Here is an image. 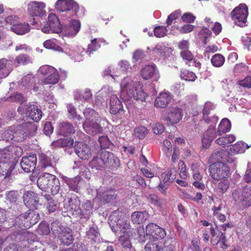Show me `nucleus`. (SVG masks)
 Here are the masks:
<instances>
[{"label": "nucleus", "instance_id": "18", "mask_svg": "<svg viewBox=\"0 0 251 251\" xmlns=\"http://www.w3.org/2000/svg\"><path fill=\"white\" fill-rule=\"evenodd\" d=\"M25 204L29 209H37L39 198L37 195L31 191H25L23 196Z\"/></svg>", "mask_w": 251, "mask_h": 251}, {"label": "nucleus", "instance_id": "60", "mask_svg": "<svg viewBox=\"0 0 251 251\" xmlns=\"http://www.w3.org/2000/svg\"><path fill=\"white\" fill-rule=\"evenodd\" d=\"M99 142L101 149H105L110 147L111 142L107 136H101L99 137Z\"/></svg>", "mask_w": 251, "mask_h": 251}, {"label": "nucleus", "instance_id": "20", "mask_svg": "<svg viewBox=\"0 0 251 251\" xmlns=\"http://www.w3.org/2000/svg\"><path fill=\"white\" fill-rule=\"evenodd\" d=\"M24 218L27 220V221H26V223H25V227H31L38 222L40 219V215L38 212L31 208L26 212L21 214L20 218Z\"/></svg>", "mask_w": 251, "mask_h": 251}, {"label": "nucleus", "instance_id": "45", "mask_svg": "<svg viewBox=\"0 0 251 251\" xmlns=\"http://www.w3.org/2000/svg\"><path fill=\"white\" fill-rule=\"evenodd\" d=\"M64 180L68 185L69 188L74 191L77 190L78 187H79V183L81 178L79 176L72 178H64Z\"/></svg>", "mask_w": 251, "mask_h": 251}, {"label": "nucleus", "instance_id": "27", "mask_svg": "<svg viewBox=\"0 0 251 251\" xmlns=\"http://www.w3.org/2000/svg\"><path fill=\"white\" fill-rule=\"evenodd\" d=\"M106 44V41L101 38H94L91 40L88 44L86 53L91 56L94 52L97 51L101 47L102 44Z\"/></svg>", "mask_w": 251, "mask_h": 251}, {"label": "nucleus", "instance_id": "36", "mask_svg": "<svg viewBox=\"0 0 251 251\" xmlns=\"http://www.w3.org/2000/svg\"><path fill=\"white\" fill-rule=\"evenodd\" d=\"M30 30V25L25 22L20 23L19 21L17 24L16 26L12 28V31L17 35H24Z\"/></svg>", "mask_w": 251, "mask_h": 251}, {"label": "nucleus", "instance_id": "40", "mask_svg": "<svg viewBox=\"0 0 251 251\" xmlns=\"http://www.w3.org/2000/svg\"><path fill=\"white\" fill-rule=\"evenodd\" d=\"M249 148L250 146L243 141H238L231 146L230 150L233 153L237 154L244 152Z\"/></svg>", "mask_w": 251, "mask_h": 251}, {"label": "nucleus", "instance_id": "17", "mask_svg": "<svg viewBox=\"0 0 251 251\" xmlns=\"http://www.w3.org/2000/svg\"><path fill=\"white\" fill-rule=\"evenodd\" d=\"M210 234L211 235V242L213 245H217L221 243V247L223 249H226L228 246L226 244V240L225 233L218 231L217 233L213 226L210 227Z\"/></svg>", "mask_w": 251, "mask_h": 251}, {"label": "nucleus", "instance_id": "44", "mask_svg": "<svg viewBox=\"0 0 251 251\" xmlns=\"http://www.w3.org/2000/svg\"><path fill=\"white\" fill-rule=\"evenodd\" d=\"M38 158L42 168H46L48 167H50L52 169H54L52 165L50 157L47 156L45 153L41 152L39 153Z\"/></svg>", "mask_w": 251, "mask_h": 251}, {"label": "nucleus", "instance_id": "32", "mask_svg": "<svg viewBox=\"0 0 251 251\" xmlns=\"http://www.w3.org/2000/svg\"><path fill=\"white\" fill-rule=\"evenodd\" d=\"M92 209L93 207L90 201H87L82 205V208H80L79 214L77 215V217L81 219H89L92 214Z\"/></svg>", "mask_w": 251, "mask_h": 251}, {"label": "nucleus", "instance_id": "10", "mask_svg": "<svg viewBox=\"0 0 251 251\" xmlns=\"http://www.w3.org/2000/svg\"><path fill=\"white\" fill-rule=\"evenodd\" d=\"M109 111L112 115H117L120 119L125 117L126 111L122 102L116 95H112L110 97Z\"/></svg>", "mask_w": 251, "mask_h": 251}, {"label": "nucleus", "instance_id": "37", "mask_svg": "<svg viewBox=\"0 0 251 251\" xmlns=\"http://www.w3.org/2000/svg\"><path fill=\"white\" fill-rule=\"evenodd\" d=\"M100 232L97 226L90 227L86 232V236L90 240L92 243L98 242L100 240Z\"/></svg>", "mask_w": 251, "mask_h": 251}, {"label": "nucleus", "instance_id": "16", "mask_svg": "<svg viewBox=\"0 0 251 251\" xmlns=\"http://www.w3.org/2000/svg\"><path fill=\"white\" fill-rule=\"evenodd\" d=\"M37 163V157L35 154H31L23 157L20 162L22 169L26 173L34 170Z\"/></svg>", "mask_w": 251, "mask_h": 251}, {"label": "nucleus", "instance_id": "46", "mask_svg": "<svg viewBox=\"0 0 251 251\" xmlns=\"http://www.w3.org/2000/svg\"><path fill=\"white\" fill-rule=\"evenodd\" d=\"M59 80V75L55 70L54 72H52L47 75V77L43 80V83L45 84H54Z\"/></svg>", "mask_w": 251, "mask_h": 251}, {"label": "nucleus", "instance_id": "54", "mask_svg": "<svg viewBox=\"0 0 251 251\" xmlns=\"http://www.w3.org/2000/svg\"><path fill=\"white\" fill-rule=\"evenodd\" d=\"M181 14V11L180 10H176L172 12L167 17L166 20V24L167 26L171 25L173 22L178 19Z\"/></svg>", "mask_w": 251, "mask_h": 251}, {"label": "nucleus", "instance_id": "28", "mask_svg": "<svg viewBox=\"0 0 251 251\" xmlns=\"http://www.w3.org/2000/svg\"><path fill=\"white\" fill-rule=\"evenodd\" d=\"M23 237L24 240L20 242V243H24L26 245L25 248V251H29L30 250L33 249V248L30 246L31 244L37 241V236L33 233L25 231L23 233Z\"/></svg>", "mask_w": 251, "mask_h": 251}, {"label": "nucleus", "instance_id": "21", "mask_svg": "<svg viewBox=\"0 0 251 251\" xmlns=\"http://www.w3.org/2000/svg\"><path fill=\"white\" fill-rule=\"evenodd\" d=\"M172 97L169 92H161L156 98L154 106L157 108L167 107L170 103Z\"/></svg>", "mask_w": 251, "mask_h": 251}, {"label": "nucleus", "instance_id": "64", "mask_svg": "<svg viewBox=\"0 0 251 251\" xmlns=\"http://www.w3.org/2000/svg\"><path fill=\"white\" fill-rule=\"evenodd\" d=\"M196 18V17L190 12L184 13L181 17V19L183 22L189 24L194 23Z\"/></svg>", "mask_w": 251, "mask_h": 251}, {"label": "nucleus", "instance_id": "24", "mask_svg": "<svg viewBox=\"0 0 251 251\" xmlns=\"http://www.w3.org/2000/svg\"><path fill=\"white\" fill-rule=\"evenodd\" d=\"M13 61L6 58L0 59V80L7 77L13 70Z\"/></svg>", "mask_w": 251, "mask_h": 251}, {"label": "nucleus", "instance_id": "3", "mask_svg": "<svg viewBox=\"0 0 251 251\" xmlns=\"http://www.w3.org/2000/svg\"><path fill=\"white\" fill-rule=\"evenodd\" d=\"M58 222H53L51 223V230L60 243L65 246L71 245L74 240L72 230L69 228H62L58 226Z\"/></svg>", "mask_w": 251, "mask_h": 251}, {"label": "nucleus", "instance_id": "61", "mask_svg": "<svg viewBox=\"0 0 251 251\" xmlns=\"http://www.w3.org/2000/svg\"><path fill=\"white\" fill-rule=\"evenodd\" d=\"M180 55L186 64L194 60V55L189 50H181Z\"/></svg>", "mask_w": 251, "mask_h": 251}, {"label": "nucleus", "instance_id": "7", "mask_svg": "<svg viewBox=\"0 0 251 251\" xmlns=\"http://www.w3.org/2000/svg\"><path fill=\"white\" fill-rule=\"evenodd\" d=\"M183 110L177 106L166 109L161 113V119L168 125H175L181 120Z\"/></svg>", "mask_w": 251, "mask_h": 251}, {"label": "nucleus", "instance_id": "62", "mask_svg": "<svg viewBox=\"0 0 251 251\" xmlns=\"http://www.w3.org/2000/svg\"><path fill=\"white\" fill-rule=\"evenodd\" d=\"M14 127H8L3 133V138L7 141H12L14 140Z\"/></svg>", "mask_w": 251, "mask_h": 251}, {"label": "nucleus", "instance_id": "4", "mask_svg": "<svg viewBox=\"0 0 251 251\" xmlns=\"http://www.w3.org/2000/svg\"><path fill=\"white\" fill-rule=\"evenodd\" d=\"M232 197L236 204L243 208L250 207L251 205V186H246L242 191L240 189L234 190Z\"/></svg>", "mask_w": 251, "mask_h": 251}, {"label": "nucleus", "instance_id": "35", "mask_svg": "<svg viewBox=\"0 0 251 251\" xmlns=\"http://www.w3.org/2000/svg\"><path fill=\"white\" fill-rule=\"evenodd\" d=\"M80 23L76 20H72L69 25L66 27L65 32L68 35H75L79 31Z\"/></svg>", "mask_w": 251, "mask_h": 251}, {"label": "nucleus", "instance_id": "41", "mask_svg": "<svg viewBox=\"0 0 251 251\" xmlns=\"http://www.w3.org/2000/svg\"><path fill=\"white\" fill-rule=\"evenodd\" d=\"M15 63L17 66H25L32 63L31 59L29 55L26 54H20L16 56L15 60Z\"/></svg>", "mask_w": 251, "mask_h": 251}, {"label": "nucleus", "instance_id": "8", "mask_svg": "<svg viewBox=\"0 0 251 251\" xmlns=\"http://www.w3.org/2000/svg\"><path fill=\"white\" fill-rule=\"evenodd\" d=\"M248 8L244 3L240 4L230 13V17L234 23L239 26H243L247 22Z\"/></svg>", "mask_w": 251, "mask_h": 251}, {"label": "nucleus", "instance_id": "38", "mask_svg": "<svg viewBox=\"0 0 251 251\" xmlns=\"http://www.w3.org/2000/svg\"><path fill=\"white\" fill-rule=\"evenodd\" d=\"M231 128V122L226 118L222 119L217 129V133L221 135L225 133L228 132Z\"/></svg>", "mask_w": 251, "mask_h": 251}, {"label": "nucleus", "instance_id": "31", "mask_svg": "<svg viewBox=\"0 0 251 251\" xmlns=\"http://www.w3.org/2000/svg\"><path fill=\"white\" fill-rule=\"evenodd\" d=\"M26 129L24 125H18L14 127V141L15 142H22L26 137Z\"/></svg>", "mask_w": 251, "mask_h": 251}, {"label": "nucleus", "instance_id": "53", "mask_svg": "<svg viewBox=\"0 0 251 251\" xmlns=\"http://www.w3.org/2000/svg\"><path fill=\"white\" fill-rule=\"evenodd\" d=\"M19 18L16 15H10L6 17L5 19V25H9L12 31V28L16 26L19 22Z\"/></svg>", "mask_w": 251, "mask_h": 251}, {"label": "nucleus", "instance_id": "14", "mask_svg": "<svg viewBox=\"0 0 251 251\" xmlns=\"http://www.w3.org/2000/svg\"><path fill=\"white\" fill-rule=\"evenodd\" d=\"M46 4L43 2L31 1L27 5L28 14L32 16L43 17L46 16Z\"/></svg>", "mask_w": 251, "mask_h": 251}, {"label": "nucleus", "instance_id": "55", "mask_svg": "<svg viewBox=\"0 0 251 251\" xmlns=\"http://www.w3.org/2000/svg\"><path fill=\"white\" fill-rule=\"evenodd\" d=\"M154 36L157 38H162L167 34L168 29L164 26H156L153 30Z\"/></svg>", "mask_w": 251, "mask_h": 251}, {"label": "nucleus", "instance_id": "23", "mask_svg": "<svg viewBox=\"0 0 251 251\" xmlns=\"http://www.w3.org/2000/svg\"><path fill=\"white\" fill-rule=\"evenodd\" d=\"M65 205L68 211L77 217L79 211L80 210V201L77 197L76 195L73 196L68 199V204H66Z\"/></svg>", "mask_w": 251, "mask_h": 251}, {"label": "nucleus", "instance_id": "52", "mask_svg": "<svg viewBox=\"0 0 251 251\" xmlns=\"http://www.w3.org/2000/svg\"><path fill=\"white\" fill-rule=\"evenodd\" d=\"M119 243L125 250L129 249L131 247L129 237L127 235L120 236Z\"/></svg>", "mask_w": 251, "mask_h": 251}, {"label": "nucleus", "instance_id": "33", "mask_svg": "<svg viewBox=\"0 0 251 251\" xmlns=\"http://www.w3.org/2000/svg\"><path fill=\"white\" fill-rule=\"evenodd\" d=\"M58 131L60 135L65 136H67L75 132L73 126L68 122L60 123L58 126Z\"/></svg>", "mask_w": 251, "mask_h": 251}, {"label": "nucleus", "instance_id": "47", "mask_svg": "<svg viewBox=\"0 0 251 251\" xmlns=\"http://www.w3.org/2000/svg\"><path fill=\"white\" fill-rule=\"evenodd\" d=\"M180 77L182 79L189 81H194L197 78L194 73L186 69H182L181 71Z\"/></svg>", "mask_w": 251, "mask_h": 251}, {"label": "nucleus", "instance_id": "43", "mask_svg": "<svg viewBox=\"0 0 251 251\" xmlns=\"http://www.w3.org/2000/svg\"><path fill=\"white\" fill-rule=\"evenodd\" d=\"M236 137L232 134L226 135L218 138L215 141V143L220 146H226L235 141Z\"/></svg>", "mask_w": 251, "mask_h": 251}, {"label": "nucleus", "instance_id": "57", "mask_svg": "<svg viewBox=\"0 0 251 251\" xmlns=\"http://www.w3.org/2000/svg\"><path fill=\"white\" fill-rule=\"evenodd\" d=\"M134 135L139 139H143L148 133V129L143 126H139L134 129Z\"/></svg>", "mask_w": 251, "mask_h": 251}, {"label": "nucleus", "instance_id": "30", "mask_svg": "<svg viewBox=\"0 0 251 251\" xmlns=\"http://www.w3.org/2000/svg\"><path fill=\"white\" fill-rule=\"evenodd\" d=\"M149 217L148 212L146 211H135L131 216L132 223L134 224H141L144 223Z\"/></svg>", "mask_w": 251, "mask_h": 251}, {"label": "nucleus", "instance_id": "19", "mask_svg": "<svg viewBox=\"0 0 251 251\" xmlns=\"http://www.w3.org/2000/svg\"><path fill=\"white\" fill-rule=\"evenodd\" d=\"M75 149V153L82 160H88L91 156L90 148L86 144L78 142Z\"/></svg>", "mask_w": 251, "mask_h": 251}, {"label": "nucleus", "instance_id": "22", "mask_svg": "<svg viewBox=\"0 0 251 251\" xmlns=\"http://www.w3.org/2000/svg\"><path fill=\"white\" fill-rule=\"evenodd\" d=\"M116 190L110 188L106 190L100 192L98 194V198L100 201L103 204L109 203L117 198V195L116 194Z\"/></svg>", "mask_w": 251, "mask_h": 251}, {"label": "nucleus", "instance_id": "58", "mask_svg": "<svg viewBox=\"0 0 251 251\" xmlns=\"http://www.w3.org/2000/svg\"><path fill=\"white\" fill-rule=\"evenodd\" d=\"M26 246L24 243H19L17 245L11 244L4 248L3 251H25V248Z\"/></svg>", "mask_w": 251, "mask_h": 251}, {"label": "nucleus", "instance_id": "29", "mask_svg": "<svg viewBox=\"0 0 251 251\" xmlns=\"http://www.w3.org/2000/svg\"><path fill=\"white\" fill-rule=\"evenodd\" d=\"M217 159L221 160L224 163H232L234 161L235 158L229 151L226 150H221L214 153Z\"/></svg>", "mask_w": 251, "mask_h": 251}, {"label": "nucleus", "instance_id": "11", "mask_svg": "<svg viewBox=\"0 0 251 251\" xmlns=\"http://www.w3.org/2000/svg\"><path fill=\"white\" fill-rule=\"evenodd\" d=\"M48 21L42 28V31L46 33H49L50 31L54 33H59L62 31L61 25L57 17L53 13L48 16Z\"/></svg>", "mask_w": 251, "mask_h": 251}, {"label": "nucleus", "instance_id": "56", "mask_svg": "<svg viewBox=\"0 0 251 251\" xmlns=\"http://www.w3.org/2000/svg\"><path fill=\"white\" fill-rule=\"evenodd\" d=\"M55 40L54 39L47 40L43 43L44 47L48 49L60 50L61 48L55 43Z\"/></svg>", "mask_w": 251, "mask_h": 251}, {"label": "nucleus", "instance_id": "2", "mask_svg": "<svg viewBox=\"0 0 251 251\" xmlns=\"http://www.w3.org/2000/svg\"><path fill=\"white\" fill-rule=\"evenodd\" d=\"M121 96L126 93L128 98H133L137 101H146V99L149 97L148 94L144 92L140 84L131 86L129 83L124 84L123 82L121 84Z\"/></svg>", "mask_w": 251, "mask_h": 251}, {"label": "nucleus", "instance_id": "25", "mask_svg": "<svg viewBox=\"0 0 251 251\" xmlns=\"http://www.w3.org/2000/svg\"><path fill=\"white\" fill-rule=\"evenodd\" d=\"M141 75L144 79L152 78L154 81L157 80L159 77L158 72L155 71V66L151 65L146 66L141 70Z\"/></svg>", "mask_w": 251, "mask_h": 251}, {"label": "nucleus", "instance_id": "13", "mask_svg": "<svg viewBox=\"0 0 251 251\" xmlns=\"http://www.w3.org/2000/svg\"><path fill=\"white\" fill-rule=\"evenodd\" d=\"M100 156L101 157L103 168L106 167L112 170L120 166V161L119 158L115 156L111 152L102 151L100 154Z\"/></svg>", "mask_w": 251, "mask_h": 251}, {"label": "nucleus", "instance_id": "5", "mask_svg": "<svg viewBox=\"0 0 251 251\" xmlns=\"http://www.w3.org/2000/svg\"><path fill=\"white\" fill-rule=\"evenodd\" d=\"M209 170L210 176L213 179L220 180L228 177L230 168L226 163L217 161L210 165Z\"/></svg>", "mask_w": 251, "mask_h": 251}, {"label": "nucleus", "instance_id": "59", "mask_svg": "<svg viewBox=\"0 0 251 251\" xmlns=\"http://www.w3.org/2000/svg\"><path fill=\"white\" fill-rule=\"evenodd\" d=\"M162 150L167 157H169L171 155L172 145L169 140L165 139L164 140Z\"/></svg>", "mask_w": 251, "mask_h": 251}, {"label": "nucleus", "instance_id": "12", "mask_svg": "<svg viewBox=\"0 0 251 251\" xmlns=\"http://www.w3.org/2000/svg\"><path fill=\"white\" fill-rule=\"evenodd\" d=\"M95 113V111L92 109H86L83 112V114L88 120L86 121L83 124V127L85 131L89 134H96L100 130V126L97 123H90V120H91V116ZM93 120V119H92Z\"/></svg>", "mask_w": 251, "mask_h": 251}, {"label": "nucleus", "instance_id": "48", "mask_svg": "<svg viewBox=\"0 0 251 251\" xmlns=\"http://www.w3.org/2000/svg\"><path fill=\"white\" fill-rule=\"evenodd\" d=\"M225 58L224 56L220 53H217L213 55L211 59V62L213 66L215 67H220L225 63Z\"/></svg>", "mask_w": 251, "mask_h": 251}, {"label": "nucleus", "instance_id": "6", "mask_svg": "<svg viewBox=\"0 0 251 251\" xmlns=\"http://www.w3.org/2000/svg\"><path fill=\"white\" fill-rule=\"evenodd\" d=\"M22 149L18 146H9L0 150V163H15L14 160L20 157Z\"/></svg>", "mask_w": 251, "mask_h": 251}, {"label": "nucleus", "instance_id": "42", "mask_svg": "<svg viewBox=\"0 0 251 251\" xmlns=\"http://www.w3.org/2000/svg\"><path fill=\"white\" fill-rule=\"evenodd\" d=\"M176 242L173 238H168L164 241L162 247H160L163 251H176Z\"/></svg>", "mask_w": 251, "mask_h": 251}, {"label": "nucleus", "instance_id": "15", "mask_svg": "<svg viewBox=\"0 0 251 251\" xmlns=\"http://www.w3.org/2000/svg\"><path fill=\"white\" fill-rule=\"evenodd\" d=\"M22 107H19L18 111L22 112ZM26 117H28L36 122L39 121L42 116V110L34 104H29L25 106V111L22 113Z\"/></svg>", "mask_w": 251, "mask_h": 251}, {"label": "nucleus", "instance_id": "63", "mask_svg": "<svg viewBox=\"0 0 251 251\" xmlns=\"http://www.w3.org/2000/svg\"><path fill=\"white\" fill-rule=\"evenodd\" d=\"M118 65L120 67L121 71L124 74H126L131 69V67L129 62L126 60L120 61Z\"/></svg>", "mask_w": 251, "mask_h": 251}, {"label": "nucleus", "instance_id": "1", "mask_svg": "<svg viewBox=\"0 0 251 251\" xmlns=\"http://www.w3.org/2000/svg\"><path fill=\"white\" fill-rule=\"evenodd\" d=\"M38 187L45 192H50L52 195L58 193L60 190V181L57 177L48 173H43L38 178Z\"/></svg>", "mask_w": 251, "mask_h": 251}, {"label": "nucleus", "instance_id": "50", "mask_svg": "<svg viewBox=\"0 0 251 251\" xmlns=\"http://www.w3.org/2000/svg\"><path fill=\"white\" fill-rule=\"evenodd\" d=\"M101 157L97 156L93 157V159L89 163V166L92 169H96L100 170L103 168V163H102Z\"/></svg>", "mask_w": 251, "mask_h": 251}, {"label": "nucleus", "instance_id": "34", "mask_svg": "<svg viewBox=\"0 0 251 251\" xmlns=\"http://www.w3.org/2000/svg\"><path fill=\"white\" fill-rule=\"evenodd\" d=\"M15 163H0V176L9 177L14 170Z\"/></svg>", "mask_w": 251, "mask_h": 251}, {"label": "nucleus", "instance_id": "39", "mask_svg": "<svg viewBox=\"0 0 251 251\" xmlns=\"http://www.w3.org/2000/svg\"><path fill=\"white\" fill-rule=\"evenodd\" d=\"M176 168H172L170 170L163 173L161 174L162 181L164 183H171L176 178Z\"/></svg>", "mask_w": 251, "mask_h": 251}, {"label": "nucleus", "instance_id": "51", "mask_svg": "<svg viewBox=\"0 0 251 251\" xmlns=\"http://www.w3.org/2000/svg\"><path fill=\"white\" fill-rule=\"evenodd\" d=\"M37 232L41 235H48L50 233L49 225L45 222H41L38 227Z\"/></svg>", "mask_w": 251, "mask_h": 251}, {"label": "nucleus", "instance_id": "49", "mask_svg": "<svg viewBox=\"0 0 251 251\" xmlns=\"http://www.w3.org/2000/svg\"><path fill=\"white\" fill-rule=\"evenodd\" d=\"M44 197L47 201V208L49 212H54L57 208V202L55 201L50 195H45Z\"/></svg>", "mask_w": 251, "mask_h": 251}, {"label": "nucleus", "instance_id": "26", "mask_svg": "<svg viewBox=\"0 0 251 251\" xmlns=\"http://www.w3.org/2000/svg\"><path fill=\"white\" fill-rule=\"evenodd\" d=\"M75 5V2L72 0H58L55 3V8L60 12L70 11Z\"/></svg>", "mask_w": 251, "mask_h": 251}, {"label": "nucleus", "instance_id": "9", "mask_svg": "<svg viewBox=\"0 0 251 251\" xmlns=\"http://www.w3.org/2000/svg\"><path fill=\"white\" fill-rule=\"evenodd\" d=\"M146 233L151 239L158 240L163 239L166 235L165 230L152 223L146 226Z\"/></svg>", "mask_w": 251, "mask_h": 251}]
</instances>
